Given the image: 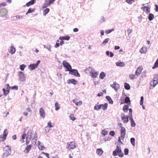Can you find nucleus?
Returning <instances> with one entry per match:
<instances>
[{
  "mask_svg": "<svg viewBox=\"0 0 158 158\" xmlns=\"http://www.w3.org/2000/svg\"><path fill=\"white\" fill-rule=\"evenodd\" d=\"M123 144V143H121L120 142H118V145L116 148L113 152V155L114 156L118 155L120 157H122L123 156V153L121 150V145Z\"/></svg>",
  "mask_w": 158,
  "mask_h": 158,
  "instance_id": "nucleus-1",
  "label": "nucleus"
},
{
  "mask_svg": "<svg viewBox=\"0 0 158 158\" xmlns=\"http://www.w3.org/2000/svg\"><path fill=\"white\" fill-rule=\"evenodd\" d=\"M120 135L118 137L117 142H120L122 143L123 142L121 141V139H122L123 141V140L126 134V130L124 127H121V129L120 130Z\"/></svg>",
  "mask_w": 158,
  "mask_h": 158,
  "instance_id": "nucleus-2",
  "label": "nucleus"
},
{
  "mask_svg": "<svg viewBox=\"0 0 158 158\" xmlns=\"http://www.w3.org/2000/svg\"><path fill=\"white\" fill-rule=\"evenodd\" d=\"M62 64L63 67L65 69V71H69L72 69L71 66L69 64L66 60H64L63 61Z\"/></svg>",
  "mask_w": 158,
  "mask_h": 158,
  "instance_id": "nucleus-3",
  "label": "nucleus"
},
{
  "mask_svg": "<svg viewBox=\"0 0 158 158\" xmlns=\"http://www.w3.org/2000/svg\"><path fill=\"white\" fill-rule=\"evenodd\" d=\"M3 151V156L6 157L10 153V148L8 146H6L4 148Z\"/></svg>",
  "mask_w": 158,
  "mask_h": 158,
  "instance_id": "nucleus-4",
  "label": "nucleus"
},
{
  "mask_svg": "<svg viewBox=\"0 0 158 158\" xmlns=\"http://www.w3.org/2000/svg\"><path fill=\"white\" fill-rule=\"evenodd\" d=\"M8 134V131L6 129L4 130L3 134L0 135V142H4L6 139Z\"/></svg>",
  "mask_w": 158,
  "mask_h": 158,
  "instance_id": "nucleus-5",
  "label": "nucleus"
},
{
  "mask_svg": "<svg viewBox=\"0 0 158 158\" xmlns=\"http://www.w3.org/2000/svg\"><path fill=\"white\" fill-rule=\"evenodd\" d=\"M67 148L69 150L74 149L76 148V145L74 142L72 141L67 143Z\"/></svg>",
  "mask_w": 158,
  "mask_h": 158,
  "instance_id": "nucleus-6",
  "label": "nucleus"
},
{
  "mask_svg": "<svg viewBox=\"0 0 158 158\" xmlns=\"http://www.w3.org/2000/svg\"><path fill=\"white\" fill-rule=\"evenodd\" d=\"M5 87L6 89L3 88L2 90L3 91L4 95L6 96L9 94L11 87L9 86V84H6L5 85Z\"/></svg>",
  "mask_w": 158,
  "mask_h": 158,
  "instance_id": "nucleus-7",
  "label": "nucleus"
},
{
  "mask_svg": "<svg viewBox=\"0 0 158 158\" xmlns=\"http://www.w3.org/2000/svg\"><path fill=\"white\" fill-rule=\"evenodd\" d=\"M69 73L72 75H73L75 76L79 77L80 75L77 70L75 69H71L69 71Z\"/></svg>",
  "mask_w": 158,
  "mask_h": 158,
  "instance_id": "nucleus-8",
  "label": "nucleus"
},
{
  "mask_svg": "<svg viewBox=\"0 0 158 158\" xmlns=\"http://www.w3.org/2000/svg\"><path fill=\"white\" fill-rule=\"evenodd\" d=\"M40 62V60H38L36 63L30 64L29 66V69L31 70L34 69L37 67Z\"/></svg>",
  "mask_w": 158,
  "mask_h": 158,
  "instance_id": "nucleus-9",
  "label": "nucleus"
},
{
  "mask_svg": "<svg viewBox=\"0 0 158 158\" xmlns=\"http://www.w3.org/2000/svg\"><path fill=\"white\" fill-rule=\"evenodd\" d=\"M121 118L123 122L124 123H128L129 121L128 117L123 113L121 114Z\"/></svg>",
  "mask_w": 158,
  "mask_h": 158,
  "instance_id": "nucleus-10",
  "label": "nucleus"
},
{
  "mask_svg": "<svg viewBox=\"0 0 158 158\" xmlns=\"http://www.w3.org/2000/svg\"><path fill=\"white\" fill-rule=\"evenodd\" d=\"M158 83L157 77H154L152 81L150 82V85L151 86L154 87Z\"/></svg>",
  "mask_w": 158,
  "mask_h": 158,
  "instance_id": "nucleus-11",
  "label": "nucleus"
},
{
  "mask_svg": "<svg viewBox=\"0 0 158 158\" xmlns=\"http://www.w3.org/2000/svg\"><path fill=\"white\" fill-rule=\"evenodd\" d=\"M7 11L6 9H1L0 11V15L2 17H5L7 15Z\"/></svg>",
  "mask_w": 158,
  "mask_h": 158,
  "instance_id": "nucleus-12",
  "label": "nucleus"
},
{
  "mask_svg": "<svg viewBox=\"0 0 158 158\" xmlns=\"http://www.w3.org/2000/svg\"><path fill=\"white\" fill-rule=\"evenodd\" d=\"M143 69V67L142 66H139L135 72L136 75L138 76H139L142 72V70Z\"/></svg>",
  "mask_w": 158,
  "mask_h": 158,
  "instance_id": "nucleus-13",
  "label": "nucleus"
},
{
  "mask_svg": "<svg viewBox=\"0 0 158 158\" xmlns=\"http://www.w3.org/2000/svg\"><path fill=\"white\" fill-rule=\"evenodd\" d=\"M111 86L116 91H117L119 89V85L115 82H114L113 84L111 85Z\"/></svg>",
  "mask_w": 158,
  "mask_h": 158,
  "instance_id": "nucleus-14",
  "label": "nucleus"
},
{
  "mask_svg": "<svg viewBox=\"0 0 158 158\" xmlns=\"http://www.w3.org/2000/svg\"><path fill=\"white\" fill-rule=\"evenodd\" d=\"M39 112L41 116L43 118H44L45 116V112L44 109L42 108H40Z\"/></svg>",
  "mask_w": 158,
  "mask_h": 158,
  "instance_id": "nucleus-15",
  "label": "nucleus"
},
{
  "mask_svg": "<svg viewBox=\"0 0 158 158\" xmlns=\"http://www.w3.org/2000/svg\"><path fill=\"white\" fill-rule=\"evenodd\" d=\"M67 83L69 84H72L75 85L77 83V81L74 79H69L67 81Z\"/></svg>",
  "mask_w": 158,
  "mask_h": 158,
  "instance_id": "nucleus-16",
  "label": "nucleus"
},
{
  "mask_svg": "<svg viewBox=\"0 0 158 158\" xmlns=\"http://www.w3.org/2000/svg\"><path fill=\"white\" fill-rule=\"evenodd\" d=\"M141 9L147 14L150 12V8L147 6L142 7Z\"/></svg>",
  "mask_w": 158,
  "mask_h": 158,
  "instance_id": "nucleus-17",
  "label": "nucleus"
},
{
  "mask_svg": "<svg viewBox=\"0 0 158 158\" xmlns=\"http://www.w3.org/2000/svg\"><path fill=\"white\" fill-rule=\"evenodd\" d=\"M101 108L103 110H106L107 108L108 104L107 103H105L104 104H101Z\"/></svg>",
  "mask_w": 158,
  "mask_h": 158,
  "instance_id": "nucleus-18",
  "label": "nucleus"
},
{
  "mask_svg": "<svg viewBox=\"0 0 158 158\" xmlns=\"http://www.w3.org/2000/svg\"><path fill=\"white\" fill-rule=\"evenodd\" d=\"M116 65L117 66H118L121 67H123L125 66V64L124 62H116Z\"/></svg>",
  "mask_w": 158,
  "mask_h": 158,
  "instance_id": "nucleus-19",
  "label": "nucleus"
},
{
  "mask_svg": "<svg viewBox=\"0 0 158 158\" xmlns=\"http://www.w3.org/2000/svg\"><path fill=\"white\" fill-rule=\"evenodd\" d=\"M78 99H73V102L76 105H80L82 104V102L81 101H77Z\"/></svg>",
  "mask_w": 158,
  "mask_h": 158,
  "instance_id": "nucleus-20",
  "label": "nucleus"
},
{
  "mask_svg": "<svg viewBox=\"0 0 158 158\" xmlns=\"http://www.w3.org/2000/svg\"><path fill=\"white\" fill-rule=\"evenodd\" d=\"M36 1V0H31L29 2H27L26 4V6H31V5H32L34 4L35 3V1Z\"/></svg>",
  "mask_w": 158,
  "mask_h": 158,
  "instance_id": "nucleus-21",
  "label": "nucleus"
},
{
  "mask_svg": "<svg viewBox=\"0 0 158 158\" xmlns=\"http://www.w3.org/2000/svg\"><path fill=\"white\" fill-rule=\"evenodd\" d=\"M138 77V76L136 75V74H131L129 75V77L130 79L133 80L137 77Z\"/></svg>",
  "mask_w": 158,
  "mask_h": 158,
  "instance_id": "nucleus-22",
  "label": "nucleus"
},
{
  "mask_svg": "<svg viewBox=\"0 0 158 158\" xmlns=\"http://www.w3.org/2000/svg\"><path fill=\"white\" fill-rule=\"evenodd\" d=\"M103 152V150L101 148H98L96 150V153L99 156L102 155Z\"/></svg>",
  "mask_w": 158,
  "mask_h": 158,
  "instance_id": "nucleus-23",
  "label": "nucleus"
},
{
  "mask_svg": "<svg viewBox=\"0 0 158 158\" xmlns=\"http://www.w3.org/2000/svg\"><path fill=\"white\" fill-rule=\"evenodd\" d=\"M70 38V37L68 36H64L63 37H60L59 38V39L61 40H69Z\"/></svg>",
  "mask_w": 158,
  "mask_h": 158,
  "instance_id": "nucleus-24",
  "label": "nucleus"
},
{
  "mask_svg": "<svg viewBox=\"0 0 158 158\" xmlns=\"http://www.w3.org/2000/svg\"><path fill=\"white\" fill-rule=\"evenodd\" d=\"M50 5V4H49V3L48 2V1L46 0L45 1V3H44L43 4L42 6V8L43 9H44L46 7H47L48 6Z\"/></svg>",
  "mask_w": 158,
  "mask_h": 158,
  "instance_id": "nucleus-25",
  "label": "nucleus"
},
{
  "mask_svg": "<svg viewBox=\"0 0 158 158\" xmlns=\"http://www.w3.org/2000/svg\"><path fill=\"white\" fill-rule=\"evenodd\" d=\"M90 75L92 77L96 78L98 75V73L97 72H92L90 73Z\"/></svg>",
  "mask_w": 158,
  "mask_h": 158,
  "instance_id": "nucleus-26",
  "label": "nucleus"
},
{
  "mask_svg": "<svg viewBox=\"0 0 158 158\" xmlns=\"http://www.w3.org/2000/svg\"><path fill=\"white\" fill-rule=\"evenodd\" d=\"M35 10V9L34 8H30L29 9L28 11L26 13V15L28 14V13H32L34 12Z\"/></svg>",
  "mask_w": 158,
  "mask_h": 158,
  "instance_id": "nucleus-27",
  "label": "nucleus"
},
{
  "mask_svg": "<svg viewBox=\"0 0 158 158\" xmlns=\"http://www.w3.org/2000/svg\"><path fill=\"white\" fill-rule=\"evenodd\" d=\"M147 51V48L146 47H143L140 49V52L141 53H144L146 52Z\"/></svg>",
  "mask_w": 158,
  "mask_h": 158,
  "instance_id": "nucleus-28",
  "label": "nucleus"
},
{
  "mask_svg": "<svg viewBox=\"0 0 158 158\" xmlns=\"http://www.w3.org/2000/svg\"><path fill=\"white\" fill-rule=\"evenodd\" d=\"M129 109V106L127 105H124L123 108V111L124 112H126Z\"/></svg>",
  "mask_w": 158,
  "mask_h": 158,
  "instance_id": "nucleus-29",
  "label": "nucleus"
},
{
  "mask_svg": "<svg viewBox=\"0 0 158 158\" xmlns=\"http://www.w3.org/2000/svg\"><path fill=\"white\" fill-rule=\"evenodd\" d=\"M101 109L100 105H99L98 103L94 107V109L95 110H99Z\"/></svg>",
  "mask_w": 158,
  "mask_h": 158,
  "instance_id": "nucleus-30",
  "label": "nucleus"
},
{
  "mask_svg": "<svg viewBox=\"0 0 158 158\" xmlns=\"http://www.w3.org/2000/svg\"><path fill=\"white\" fill-rule=\"evenodd\" d=\"M129 119L131 120V126L132 127H134L135 126V124L132 118V117H129Z\"/></svg>",
  "mask_w": 158,
  "mask_h": 158,
  "instance_id": "nucleus-31",
  "label": "nucleus"
},
{
  "mask_svg": "<svg viewBox=\"0 0 158 158\" xmlns=\"http://www.w3.org/2000/svg\"><path fill=\"white\" fill-rule=\"evenodd\" d=\"M15 52V49L14 46H12L10 47V52L11 54H14Z\"/></svg>",
  "mask_w": 158,
  "mask_h": 158,
  "instance_id": "nucleus-32",
  "label": "nucleus"
},
{
  "mask_svg": "<svg viewBox=\"0 0 158 158\" xmlns=\"http://www.w3.org/2000/svg\"><path fill=\"white\" fill-rule=\"evenodd\" d=\"M106 76V74L104 72H102L100 74L99 77L100 78L102 79H104Z\"/></svg>",
  "mask_w": 158,
  "mask_h": 158,
  "instance_id": "nucleus-33",
  "label": "nucleus"
},
{
  "mask_svg": "<svg viewBox=\"0 0 158 158\" xmlns=\"http://www.w3.org/2000/svg\"><path fill=\"white\" fill-rule=\"evenodd\" d=\"M31 145H30L28 146H27L25 148V150L26 151V153H28L29 151L31 149Z\"/></svg>",
  "mask_w": 158,
  "mask_h": 158,
  "instance_id": "nucleus-34",
  "label": "nucleus"
},
{
  "mask_svg": "<svg viewBox=\"0 0 158 158\" xmlns=\"http://www.w3.org/2000/svg\"><path fill=\"white\" fill-rule=\"evenodd\" d=\"M158 67V59H157L155 62L154 66L152 67V69H154Z\"/></svg>",
  "mask_w": 158,
  "mask_h": 158,
  "instance_id": "nucleus-35",
  "label": "nucleus"
},
{
  "mask_svg": "<svg viewBox=\"0 0 158 158\" xmlns=\"http://www.w3.org/2000/svg\"><path fill=\"white\" fill-rule=\"evenodd\" d=\"M124 85L125 88L126 89L128 90L130 89V86L127 83H125Z\"/></svg>",
  "mask_w": 158,
  "mask_h": 158,
  "instance_id": "nucleus-36",
  "label": "nucleus"
},
{
  "mask_svg": "<svg viewBox=\"0 0 158 158\" xmlns=\"http://www.w3.org/2000/svg\"><path fill=\"white\" fill-rule=\"evenodd\" d=\"M50 10L49 8H47L45 9L44 11L43 12L44 15L45 16L48 13L49 11Z\"/></svg>",
  "mask_w": 158,
  "mask_h": 158,
  "instance_id": "nucleus-37",
  "label": "nucleus"
},
{
  "mask_svg": "<svg viewBox=\"0 0 158 158\" xmlns=\"http://www.w3.org/2000/svg\"><path fill=\"white\" fill-rule=\"evenodd\" d=\"M55 109L56 110H58L60 108V106H59V103L57 102H56L55 103Z\"/></svg>",
  "mask_w": 158,
  "mask_h": 158,
  "instance_id": "nucleus-38",
  "label": "nucleus"
},
{
  "mask_svg": "<svg viewBox=\"0 0 158 158\" xmlns=\"http://www.w3.org/2000/svg\"><path fill=\"white\" fill-rule=\"evenodd\" d=\"M108 133V131L106 130H103L102 131V134L104 136H105L106 135H107Z\"/></svg>",
  "mask_w": 158,
  "mask_h": 158,
  "instance_id": "nucleus-39",
  "label": "nucleus"
},
{
  "mask_svg": "<svg viewBox=\"0 0 158 158\" xmlns=\"http://www.w3.org/2000/svg\"><path fill=\"white\" fill-rule=\"evenodd\" d=\"M154 16L153 14H150L148 16V19L150 21H151L154 18Z\"/></svg>",
  "mask_w": 158,
  "mask_h": 158,
  "instance_id": "nucleus-40",
  "label": "nucleus"
},
{
  "mask_svg": "<svg viewBox=\"0 0 158 158\" xmlns=\"http://www.w3.org/2000/svg\"><path fill=\"white\" fill-rule=\"evenodd\" d=\"M109 54H110V57H112L113 56H114L113 53L112 52H109L108 51H107L106 52V54L107 56H108L109 55Z\"/></svg>",
  "mask_w": 158,
  "mask_h": 158,
  "instance_id": "nucleus-41",
  "label": "nucleus"
},
{
  "mask_svg": "<svg viewBox=\"0 0 158 158\" xmlns=\"http://www.w3.org/2000/svg\"><path fill=\"white\" fill-rule=\"evenodd\" d=\"M131 142L133 146H135V139L134 138H131Z\"/></svg>",
  "mask_w": 158,
  "mask_h": 158,
  "instance_id": "nucleus-42",
  "label": "nucleus"
},
{
  "mask_svg": "<svg viewBox=\"0 0 158 158\" xmlns=\"http://www.w3.org/2000/svg\"><path fill=\"white\" fill-rule=\"evenodd\" d=\"M103 93L102 92H100V93H99L98 94V96L100 97V96H102L103 95L104 93L105 94H106V90L105 89H104L103 91Z\"/></svg>",
  "mask_w": 158,
  "mask_h": 158,
  "instance_id": "nucleus-43",
  "label": "nucleus"
},
{
  "mask_svg": "<svg viewBox=\"0 0 158 158\" xmlns=\"http://www.w3.org/2000/svg\"><path fill=\"white\" fill-rule=\"evenodd\" d=\"M69 117L70 119L73 121H74L76 119V118L74 116L73 114H71Z\"/></svg>",
  "mask_w": 158,
  "mask_h": 158,
  "instance_id": "nucleus-44",
  "label": "nucleus"
},
{
  "mask_svg": "<svg viewBox=\"0 0 158 158\" xmlns=\"http://www.w3.org/2000/svg\"><path fill=\"white\" fill-rule=\"evenodd\" d=\"M26 136V134H24L23 135L22 139V140H21V141L22 142V143H23L24 142V139H25Z\"/></svg>",
  "mask_w": 158,
  "mask_h": 158,
  "instance_id": "nucleus-45",
  "label": "nucleus"
},
{
  "mask_svg": "<svg viewBox=\"0 0 158 158\" xmlns=\"http://www.w3.org/2000/svg\"><path fill=\"white\" fill-rule=\"evenodd\" d=\"M143 99H140V104L142 106V108H143V109H145V107L144 106V105H143Z\"/></svg>",
  "mask_w": 158,
  "mask_h": 158,
  "instance_id": "nucleus-46",
  "label": "nucleus"
},
{
  "mask_svg": "<svg viewBox=\"0 0 158 158\" xmlns=\"http://www.w3.org/2000/svg\"><path fill=\"white\" fill-rule=\"evenodd\" d=\"M129 111V117H132V110L131 109H128Z\"/></svg>",
  "mask_w": 158,
  "mask_h": 158,
  "instance_id": "nucleus-47",
  "label": "nucleus"
},
{
  "mask_svg": "<svg viewBox=\"0 0 158 158\" xmlns=\"http://www.w3.org/2000/svg\"><path fill=\"white\" fill-rule=\"evenodd\" d=\"M109 40V38H106L102 42V44H105L106 43L108 42Z\"/></svg>",
  "mask_w": 158,
  "mask_h": 158,
  "instance_id": "nucleus-48",
  "label": "nucleus"
},
{
  "mask_svg": "<svg viewBox=\"0 0 158 158\" xmlns=\"http://www.w3.org/2000/svg\"><path fill=\"white\" fill-rule=\"evenodd\" d=\"M26 66L25 65L22 64L20 66V68L22 70H23Z\"/></svg>",
  "mask_w": 158,
  "mask_h": 158,
  "instance_id": "nucleus-49",
  "label": "nucleus"
},
{
  "mask_svg": "<svg viewBox=\"0 0 158 158\" xmlns=\"http://www.w3.org/2000/svg\"><path fill=\"white\" fill-rule=\"evenodd\" d=\"M114 29H109L108 30H106L105 31V33L106 34H108L110 32H111L112 31H113L114 30Z\"/></svg>",
  "mask_w": 158,
  "mask_h": 158,
  "instance_id": "nucleus-50",
  "label": "nucleus"
},
{
  "mask_svg": "<svg viewBox=\"0 0 158 158\" xmlns=\"http://www.w3.org/2000/svg\"><path fill=\"white\" fill-rule=\"evenodd\" d=\"M129 152V150L127 148H126L124 149V153L125 155L128 154Z\"/></svg>",
  "mask_w": 158,
  "mask_h": 158,
  "instance_id": "nucleus-51",
  "label": "nucleus"
},
{
  "mask_svg": "<svg viewBox=\"0 0 158 158\" xmlns=\"http://www.w3.org/2000/svg\"><path fill=\"white\" fill-rule=\"evenodd\" d=\"M126 2L129 4H131L132 3V2H134V0H126Z\"/></svg>",
  "mask_w": 158,
  "mask_h": 158,
  "instance_id": "nucleus-52",
  "label": "nucleus"
},
{
  "mask_svg": "<svg viewBox=\"0 0 158 158\" xmlns=\"http://www.w3.org/2000/svg\"><path fill=\"white\" fill-rule=\"evenodd\" d=\"M115 132L113 131H110L109 133V134L111 135L112 136H114L115 135Z\"/></svg>",
  "mask_w": 158,
  "mask_h": 158,
  "instance_id": "nucleus-53",
  "label": "nucleus"
},
{
  "mask_svg": "<svg viewBox=\"0 0 158 158\" xmlns=\"http://www.w3.org/2000/svg\"><path fill=\"white\" fill-rule=\"evenodd\" d=\"M49 127V128H50V127H53V126L52 125H51V122H49L48 123V127H45V128H47V127Z\"/></svg>",
  "mask_w": 158,
  "mask_h": 158,
  "instance_id": "nucleus-54",
  "label": "nucleus"
},
{
  "mask_svg": "<svg viewBox=\"0 0 158 158\" xmlns=\"http://www.w3.org/2000/svg\"><path fill=\"white\" fill-rule=\"evenodd\" d=\"M42 154H44L46 155V157H48V158H50V157H49V155L48 153H46L45 152H42Z\"/></svg>",
  "mask_w": 158,
  "mask_h": 158,
  "instance_id": "nucleus-55",
  "label": "nucleus"
},
{
  "mask_svg": "<svg viewBox=\"0 0 158 158\" xmlns=\"http://www.w3.org/2000/svg\"><path fill=\"white\" fill-rule=\"evenodd\" d=\"M6 5V3H3L0 4V7H2L5 6Z\"/></svg>",
  "mask_w": 158,
  "mask_h": 158,
  "instance_id": "nucleus-56",
  "label": "nucleus"
},
{
  "mask_svg": "<svg viewBox=\"0 0 158 158\" xmlns=\"http://www.w3.org/2000/svg\"><path fill=\"white\" fill-rule=\"evenodd\" d=\"M125 102L128 105L130 104V99H125Z\"/></svg>",
  "mask_w": 158,
  "mask_h": 158,
  "instance_id": "nucleus-57",
  "label": "nucleus"
},
{
  "mask_svg": "<svg viewBox=\"0 0 158 158\" xmlns=\"http://www.w3.org/2000/svg\"><path fill=\"white\" fill-rule=\"evenodd\" d=\"M11 88L13 89H15V90H17L18 89V87L17 86L15 85L13 86H12Z\"/></svg>",
  "mask_w": 158,
  "mask_h": 158,
  "instance_id": "nucleus-58",
  "label": "nucleus"
},
{
  "mask_svg": "<svg viewBox=\"0 0 158 158\" xmlns=\"http://www.w3.org/2000/svg\"><path fill=\"white\" fill-rule=\"evenodd\" d=\"M55 0H49V1H48V2L50 5L51 4L53 3V2Z\"/></svg>",
  "mask_w": 158,
  "mask_h": 158,
  "instance_id": "nucleus-59",
  "label": "nucleus"
},
{
  "mask_svg": "<svg viewBox=\"0 0 158 158\" xmlns=\"http://www.w3.org/2000/svg\"><path fill=\"white\" fill-rule=\"evenodd\" d=\"M59 45H60V44L59 43L56 42V44L55 45V47L56 48H57L59 46Z\"/></svg>",
  "mask_w": 158,
  "mask_h": 158,
  "instance_id": "nucleus-60",
  "label": "nucleus"
},
{
  "mask_svg": "<svg viewBox=\"0 0 158 158\" xmlns=\"http://www.w3.org/2000/svg\"><path fill=\"white\" fill-rule=\"evenodd\" d=\"M155 10L156 12H158V6L157 5H155Z\"/></svg>",
  "mask_w": 158,
  "mask_h": 158,
  "instance_id": "nucleus-61",
  "label": "nucleus"
},
{
  "mask_svg": "<svg viewBox=\"0 0 158 158\" xmlns=\"http://www.w3.org/2000/svg\"><path fill=\"white\" fill-rule=\"evenodd\" d=\"M39 149L40 150H42L44 148V147L41 146L39 145L38 146Z\"/></svg>",
  "mask_w": 158,
  "mask_h": 158,
  "instance_id": "nucleus-62",
  "label": "nucleus"
},
{
  "mask_svg": "<svg viewBox=\"0 0 158 158\" xmlns=\"http://www.w3.org/2000/svg\"><path fill=\"white\" fill-rule=\"evenodd\" d=\"M12 138L14 140H15L17 139L16 135H14L12 137Z\"/></svg>",
  "mask_w": 158,
  "mask_h": 158,
  "instance_id": "nucleus-63",
  "label": "nucleus"
},
{
  "mask_svg": "<svg viewBox=\"0 0 158 158\" xmlns=\"http://www.w3.org/2000/svg\"><path fill=\"white\" fill-rule=\"evenodd\" d=\"M132 30L131 29H129L127 30V32L128 34H130L131 33Z\"/></svg>",
  "mask_w": 158,
  "mask_h": 158,
  "instance_id": "nucleus-64",
  "label": "nucleus"
}]
</instances>
